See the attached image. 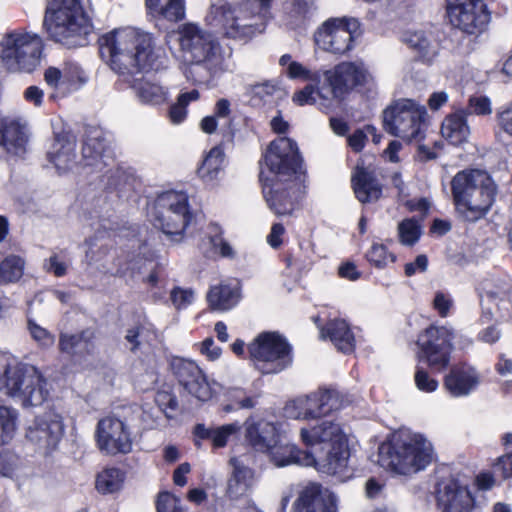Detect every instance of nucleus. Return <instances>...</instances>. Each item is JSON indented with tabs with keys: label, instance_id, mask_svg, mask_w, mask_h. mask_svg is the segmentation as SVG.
Masks as SVG:
<instances>
[{
	"label": "nucleus",
	"instance_id": "nucleus-57",
	"mask_svg": "<svg viewBox=\"0 0 512 512\" xmlns=\"http://www.w3.org/2000/svg\"><path fill=\"white\" fill-rule=\"evenodd\" d=\"M172 304L177 310L186 309L194 302V291L189 288L175 287L170 293Z\"/></svg>",
	"mask_w": 512,
	"mask_h": 512
},
{
	"label": "nucleus",
	"instance_id": "nucleus-53",
	"mask_svg": "<svg viewBox=\"0 0 512 512\" xmlns=\"http://www.w3.org/2000/svg\"><path fill=\"white\" fill-rule=\"evenodd\" d=\"M70 261L63 253H53L44 262V269L56 277H63L67 274Z\"/></svg>",
	"mask_w": 512,
	"mask_h": 512
},
{
	"label": "nucleus",
	"instance_id": "nucleus-24",
	"mask_svg": "<svg viewBox=\"0 0 512 512\" xmlns=\"http://www.w3.org/2000/svg\"><path fill=\"white\" fill-rule=\"evenodd\" d=\"M297 512H336V497L317 483H310L295 502Z\"/></svg>",
	"mask_w": 512,
	"mask_h": 512
},
{
	"label": "nucleus",
	"instance_id": "nucleus-45",
	"mask_svg": "<svg viewBox=\"0 0 512 512\" xmlns=\"http://www.w3.org/2000/svg\"><path fill=\"white\" fill-rule=\"evenodd\" d=\"M278 90V86L272 81L249 85L246 88L250 102L254 106L266 103Z\"/></svg>",
	"mask_w": 512,
	"mask_h": 512
},
{
	"label": "nucleus",
	"instance_id": "nucleus-3",
	"mask_svg": "<svg viewBox=\"0 0 512 512\" xmlns=\"http://www.w3.org/2000/svg\"><path fill=\"white\" fill-rule=\"evenodd\" d=\"M271 9L272 0H219L209 6L204 21L224 38L246 41L265 30Z\"/></svg>",
	"mask_w": 512,
	"mask_h": 512
},
{
	"label": "nucleus",
	"instance_id": "nucleus-18",
	"mask_svg": "<svg viewBox=\"0 0 512 512\" xmlns=\"http://www.w3.org/2000/svg\"><path fill=\"white\" fill-rule=\"evenodd\" d=\"M324 75L335 98H341L356 86L366 85L373 80L372 74L360 61L341 62Z\"/></svg>",
	"mask_w": 512,
	"mask_h": 512
},
{
	"label": "nucleus",
	"instance_id": "nucleus-11",
	"mask_svg": "<svg viewBox=\"0 0 512 512\" xmlns=\"http://www.w3.org/2000/svg\"><path fill=\"white\" fill-rule=\"evenodd\" d=\"M248 352L253 365L262 374H276L292 362L291 347L280 334L263 332L249 345Z\"/></svg>",
	"mask_w": 512,
	"mask_h": 512
},
{
	"label": "nucleus",
	"instance_id": "nucleus-51",
	"mask_svg": "<svg viewBox=\"0 0 512 512\" xmlns=\"http://www.w3.org/2000/svg\"><path fill=\"white\" fill-rule=\"evenodd\" d=\"M414 384L415 387L422 393H434L439 387L437 379L432 377L429 372L421 367L417 366L414 373Z\"/></svg>",
	"mask_w": 512,
	"mask_h": 512
},
{
	"label": "nucleus",
	"instance_id": "nucleus-47",
	"mask_svg": "<svg viewBox=\"0 0 512 512\" xmlns=\"http://www.w3.org/2000/svg\"><path fill=\"white\" fill-rule=\"evenodd\" d=\"M421 234L419 221L414 218L404 219L398 224V237L402 245L413 246Z\"/></svg>",
	"mask_w": 512,
	"mask_h": 512
},
{
	"label": "nucleus",
	"instance_id": "nucleus-61",
	"mask_svg": "<svg viewBox=\"0 0 512 512\" xmlns=\"http://www.w3.org/2000/svg\"><path fill=\"white\" fill-rule=\"evenodd\" d=\"M28 329L32 338L41 346H51L54 343V336L45 328L38 325L36 322L29 320Z\"/></svg>",
	"mask_w": 512,
	"mask_h": 512
},
{
	"label": "nucleus",
	"instance_id": "nucleus-32",
	"mask_svg": "<svg viewBox=\"0 0 512 512\" xmlns=\"http://www.w3.org/2000/svg\"><path fill=\"white\" fill-rule=\"evenodd\" d=\"M246 425V438L258 450L264 451L278 440L277 429L271 422L265 420L254 421L248 419Z\"/></svg>",
	"mask_w": 512,
	"mask_h": 512
},
{
	"label": "nucleus",
	"instance_id": "nucleus-1",
	"mask_svg": "<svg viewBox=\"0 0 512 512\" xmlns=\"http://www.w3.org/2000/svg\"><path fill=\"white\" fill-rule=\"evenodd\" d=\"M264 165L273 178L262 169L263 194L269 208L279 216L289 215L296 208L304 182L303 160L296 143L280 137L270 143L264 155Z\"/></svg>",
	"mask_w": 512,
	"mask_h": 512
},
{
	"label": "nucleus",
	"instance_id": "nucleus-64",
	"mask_svg": "<svg viewBox=\"0 0 512 512\" xmlns=\"http://www.w3.org/2000/svg\"><path fill=\"white\" fill-rule=\"evenodd\" d=\"M187 107L176 100L169 108L168 116L171 123L181 124L187 117Z\"/></svg>",
	"mask_w": 512,
	"mask_h": 512
},
{
	"label": "nucleus",
	"instance_id": "nucleus-14",
	"mask_svg": "<svg viewBox=\"0 0 512 512\" xmlns=\"http://www.w3.org/2000/svg\"><path fill=\"white\" fill-rule=\"evenodd\" d=\"M64 434L63 419L54 410H49L35 417L26 429V440L36 451L49 454L54 451Z\"/></svg>",
	"mask_w": 512,
	"mask_h": 512
},
{
	"label": "nucleus",
	"instance_id": "nucleus-28",
	"mask_svg": "<svg viewBox=\"0 0 512 512\" xmlns=\"http://www.w3.org/2000/svg\"><path fill=\"white\" fill-rule=\"evenodd\" d=\"M230 464L232 473L227 481L226 495L236 500L250 492L254 483V472L241 458H231Z\"/></svg>",
	"mask_w": 512,
	"mask_h": 512
},
{
	"label": "nucleus",
	"instance_id": "nucleus-55",
	"mask_svg": "<svg viewBox=\"0 0 512 512\" xmlns=\"http://www.w3.org/2000/svg\"><path fill=\"white\" fill-rule=\"evenodd\" d=\"M318 84H307L303 89L296 91L292 96V101L298 106L313 105L316 103V97L320 94L317 88Z\"/></svg>",
	"mask_w": 512,
	"mask_h": 512
},
{
	"label": "nucleus",
	"instance_id": "nucleus-6",
	"mask_svg": "<svg viewBox=\"0 0 512 512\" xmlns=\"http://www.w3.org/2000/svg\"><path fill=\"white\" fill-rule=\"evenodd\" d=\"M434 459L432 442L424 434L408 429L395 432L389 443L379 447V464L401 475L423 471Z\"/></svg>",
	"mask_w": 512,
	"mask_h": 512
},
{
	"label": "nucleus",
	"instance_id": "nucleus-34",
	"mask_svg": "<svg viewBox=\"0 0 512 512\" xmlns=\"http://www.w3.org/2000/svg\"><path fill=\"white\" fill-rule=\"evenodd\" d=\"M321 337H329L335 347L343 352L350 353L355 348V337L345 320L335 319L321 329Z\"/></svg>",
	"mask_w": 512,
	"mask_h": 512
},
{
	"label": "nucleus",
	"instance_id": "nucleus-39",
	"mask_svg": "<svg viewBox=\"0 0 512 512\" xmlns=\"http://www.w3.org/2000/svg\"><path fill=\"white\" fill-rule=\"evenodd\" d=\"M279 65L284 68V73L289 79L302 80L319 84L321 73L318 70H311L302 63L292 59L291 55L284 54L279 59Z\"/></svg>",
	"mask_w": 512,
	"mask_h": 512
},
{
	"label": "nucleus",
	"instance_id": "nucleus-15",
	"mask_svg": "<svg viewBox=\"0 0 512 512\" xmlns=\"http://www.w3.org/2000/svg\"><path fill=\"white\" fill-rule=\"evenodd\" d=\"M446 10L451 24L468 34L482 32L490 22L483 0H446Z\"/></svg>",
	"mask_w": 512,
	"mask_h": 512
},
{
	"label": "nucleus",
	"instance_id": "nucleus-9",
	"mask_svg": "<svg viewBox=\"0 0 512 512\" xmlns=\"http://www.w3.org/2000/svg\"><path fill=\"white\" fill-rule=\"evenodd\" d=\"M0 57L11 71L32 72L41 60L43 41L35 33L14 30L2 39Z\"/></svg>",
	"mask_w": 512,
	"mask_h": 512
},
{
	"label": "nucleus",
	"instance_id": "nucleus-49",
	"mask_svg": "<svg viewBox=\"0 0 512 512\" xmlns=\"http://www.w3.org/2000/svg\"><path fill=\"white\" fill-rule=\"evenodd\" d=\"M63 71V83L67 85L68 90H77L88 80L87 74L78 64L68 63Z\"/></svg>",
	"mask_w": 512,
	"mask_h": 512
},
{
	"label": "nucleus",
	"instance_id": "nucleus-5",
	"mask_svg": "<svg viewBox=\"0 0 512 512\" xmlns=\"http://www.w3.org/2000/svg\"><path fill=\"white\" fill-rule=\"evenodd\" d=\"M50 385L35 366L19 361L10 353H0V392L22 408L43 405L50 396Z\"/></svg>",
	"mask_w": 512,
	"mask_h": 512
},
{
	"label": "nucleus",
	"instance_id": "nucleus-63",
	"mask_svg": "<svg viewBox=\"0 0 512 512\" xmlns=\"http://www.w3.org/2000/svg\"><path fill=\"white\" fill-rule=\"evenodd\" d=\"M453 307V299L450 294L438 291L433 299V308L441 317H447Z\"/></svg>",
	"mask_w": 512,
	"mask_h": 512
},
{
	"label": "nucleus",
	"instance_id": "nucleus-16",
	"mask_svg": "<svg viewBox=\"0 0 512 512\" xmlns=\"http://www.w3.org/2000/svg\"><path fill=\"white\" fill-rule=\"evenodd\" d=\"M454 331L446 326H430L418 338L421 355L428 365L441 371L449 364Z\"/></svg>",
	"mask_w": 512,
	"mask_h": 512
},
{
	"label": "nucleus",
	"instance_id": "nucleus-19",
	"mask_svg": "<svg viewBox=\"0 0 512 512\" xmlns=\"http://www.w3.org/2000/svg\"><path fill=\"white\" fill-rule=\"evenodd\" d=\"M436 505L440 512H472L475 501L465 485L456 480H448L438 484Z\"/></svg>",
	"mask_w": 512,
	"mask_h": 512
},
{
	"label": "nucleus",
	"instance_id": "nucleus-38",
	"mask_svg": "<svg viewBox=\"0 0 512 512\" xmlns=\"http://www.w3.org/2000/svg\"><path fill=\"white\" fill-rule=\"evenodd\" d=\"M146 7L153 15L177 22L185 17L184 0H146Z\"/></svg>",
	"mask_w": 512,
	"mask_h": 512
},
{
	"label": "nucleus",
	"instance_id": "nucleus-50",
	"mask_svg": "<svg viewBox=\"0 0 512 512\" xmlns=\"http://www.w3.org/2000/svg\"><path fill=\"white\" fill-rule=\"evenodd\" d=\"M88 341L81 335L63 334L60 337L59 346L61 351L68 354H77L88 351Z\"/></svg>",
	"mask_w": 512,
	"mask_h": 512
},
{
	"label": "nucleus",
	"instance_id": "nucleus-22",
	"mask_svg": "<svg viewBox=\"0 0 512 512\" xmlns=\"http://www.w3.org/2000/svg\"><path fill=\"white\" fill-rule=\"evenodd\" d=\"M480 383V373L467 364L452 367L444 378V388L455 398L469 396L476 391Z\"/></svg>",
	"mask_w": 512,
	"mask_h": 512
},
{
	"label": "nucleus",
	"instance_id": "nucleus-12",
	"mask_svg": "<svg viewBox=\"0 0 512 512\" xmlns=\"http://www.w3.org/2000/svg\"><path fill=\"white\" fill-rule=\"evenodd\" d=\"M169 366L184 392L197 402H208L220 393L221 385L209 379L194 360L173 356Z\"/></svg>",
	"mask_w": 512,
	"mask_h": 512
},
{
	"label": "nucleus",
	"instance_id": "nucleus-20",
	"mask_svg": "<svg viewBox=\"0 0 512 512\" xmlns=\"http://www.w3.org/2000/svg\"><path fill=\"white\" fill-rule=\"evenodd\" d=\"M26 123L19 118L6 116L0 124V145L9 159L20 158L26 153Z\"/></svg>",
	"mask_w": 512,
	"mask_h": 512
},
{
	"label": "nucleus",
	"instance_id": "nucleus-17",
	"mask_svg": "<svg viewBox=\"0 0 512 512\" xmlns=\"http://www.w3.org/2000/svg\"><path fill=\"white\" fill-rule=\"evenodd\" d=\"M96 443L107 455L127 454L132 451V434L128 424L117 417L101 419L96 428Z\"/></svg>",
	"mask_w": 512,
	"mask_h": 512
},
{
	"label": "nucleus",
	"instance_id": "nucleus-23",
	"mask_svg": "<svg viewBox=\"0 0 512 512\" xmlns=\"http://www.w3.org/2000/svg\"><path fill=\"white\" fill-rule=\"evenodd\" d=\"M326 452L324 454L314 456L313 462L309 466H314L322 473L328 475H338L342 478H346V472H348V462L350 457V451L348 448V440L340 443H335L329 447L324 448Z\"/></svg>",
	"mask_w": 512,
	"mask_h": 512
},
{
	"label": "nucleus",
	"instance_id": "nucleus-25",
	"mask_svg": "<svg viewBox=\"0 0 512 512\" xmlns=\"http://www.w3.org/2000/svg\"><path fill=\"white\" fill-rule=\"evenodd\" d=\"M75 149L76 139L73 135L58 133L47 152L48 160L60 174L71 171L78 165Z\"/></svg>",
	"mask_w": 512,
	"mask_h": 512
},
{
	"label": "nucleus",
	"instance_id": "nucleus-62",
	"mask_svg": "<svg viewBox=\"0 0 512 512\" xmlns=\"http://www.w3.org/2000/svg\"><path fill=\"white\" fill-rule=\"evenodd\" d=\"M180 500L169 492H162L157 499V512H182Z\"/></svg>",
	"mask_w": 512,
	"mask_h": 512
},
{
	"label": "nucleus",
	"instance_id": "nucleus-52",
	"mask_svg": "<svg viewBox=\"0 0 512 512\" xmlns=\"http://www.w3.org/2000/svg\"><path fill=\"white\" fill-rule=\"evenodd\" d=\"M241 429L238 422L225 424L216 428H213L211 442L215 448L224 447L231 436L237 434Z\"/></svg>",
	"mask_w": 512,
	"mask_h": 512
},
{
	"label": "nucleus",
	"instance_id": "nucleus-26",
	"mask_svg": "<svg viewBox=\"0 0 512 512\" xmlns=\"http://www.w3.org/2000/svg\"><path fill=\"white\" fill-rule=\"evenodd\" d=\"M111 160L108 142L102 131H90L83 143L82 161L80 164L83 167H92L96 171H101L109 165Z\"/></svg>",
	"mask_w": 512,
	"mask_h": 512
},
{
	"label": "nucleus",
	"instance_id": "nucleus-37",
	"mask_svg": "<svg viewBox=\"0 0 512 512\" xmlns=\"http://www.w3.org/2000/svg\"><path fill=\"white\" fill-rule=\"evenodd\" d=\"M139 100L148 105L158 106L167 102L169 90L153 79H142L135 85Z\"/></svg>",
	"mask_w": 512,
	"mask_h": 512
},
{
	"label": "nucleus",
	"instance_id": "nucleus-42",
	"mask_svg": "<svg viewBox=\"0 0 512 512\" xmlns=\"http://www.w3.org/2000/svg\"><path fill=\"white\" fill-rule=\"evenodd\" d=\"M124 482V474L116 468H107L101 471L96 478V489L102 494L119 491Z\"/></svg>",
	"mask_w": 512,
	"mask_h": 512
},
{
	"label": "nucleus",
	"instance_id": "nucleus-59",
	"mask_svg": "<svg viewBox=\"0 0 512 512\" xmlns=\"http://www.w3.org/2000/svg\"><path fill=\"white\" fill-rule=\"evenodd\" d=\"M496 122L500 131L512 137V101L497 110Z\"/></svg>",
	"mask_w": 512,
	"mask_h": 512
},
{
	"label": "nucleus",
	"instance_id": "nucleus-46",
	"mask_svg": "<svg viewBox=\"0 0 512 512\" xmlns=\"http://www.w3.org/2000/svg\"><path fill=\"white\" fill-rule=\"evenodd\" d=\"M24 262L20 257L9 256L0 263V283L19 280L23 274Z\"/></svg>",
	"mask_w": 512,
	"mask_h": 512
},
{
	"label": "nucleus",
	"instance_id": "nucleus-41",
	"mask_svg": "<svg viewBox=\"0 0 512 512\" xmlns=\"http://www.w3.org/2000/svg\"><path fill=\"white\" fill-rule=\"evenodd\" d=\"M225 155L222 148L213 147L206 157L202 165L198 169L199 176L206 182H211L218 178L224 167Z\"/></svg>",
	"mask_w": 512,
	"mask_h": 512
},
{
	"label": "nucleus",
	"instance_id": "nucleus-48",
	"mask_svg": "<svg viewBox=\"0 0 512 512\" xmlns=\"http://www.w3.org/2000/svg\"><path fill=\"white\" fill-rule=\"evenodd\" d=\"M366 258L370 264L380 269L394 263L396 260V256L381 243H373L366 252Z\"/></svg>",
	"mask_w": 512,
	"mask_h": 512
},
{
	"label": "nucleus",
	"instance_id": "nucleus-4",
	"mask_svg": "<svg viewBox=\"0 0 512 512\" xmlns=\"http://www.w3.org/2000/svg\"><path fill=\"white\" fill-rule=\"evenodd\" d=\"M179 45L190 64L184 72L187 80L204 83L226 70L220 43L198 24L186 23L179 28Z\"/></svg>",
	"mask_w": 512,
	"mask_h": 512
},
{
	"label": "nucleus",
	"instance_id": "nucleus-40",
	"mask_svg": "<svg viewBox=\"0 0 512 512\" xmlns=\"http://www.w3.org/2000/svg\"><path fill=\"white\" fill-rule=\"evenodd\" d=\"M189 209L188 196L180 191H166L160 194L155 202V213L164 212L168 217L169 212L186 211Z\"/></svg>",
	"mask_w": 512,
	"mask_h": 512
},
{
	"label": "nucleus",
	"instance_id": "nucleus-10",
	"mask_svg": "<svg viewBox=\"0 0 512 512\" xmlns=\"http://www.w3.org/2000/svg\"><path fill=\"white\" fill-rule=\"evenodd\" d=\"M426 108L411 99H400L383 112V126L389 134L406 141L423 137Z\"/></svg>",
	"mask_w": 512,
	"mask_h": 512
},
{
	"label": "nucleus",
	"instance_id": "nucleus-21",
	"mask_svg": "<svg viewBox=\"0 0 512 512\" xmlns=\"http://www.w3.org/2000/svg\"><path fill=\"white\" fill-rule=\"evenodd\" d=\"M299 435L306 447L322 445L326 448L347 440L341 425L334 420H322L315 425L302 427Z\"/></svg>",
	"mask_w": 512,
	"mask_h": 512
},
{
	"label": "nucleus",
	"instance_id": "nucleus-13",
	"mask_svg": "<svg viewBox=\"0 0 512 512\" xmlns=\"http://www.w3.org/2000/svg\"><path fill=\"white\" fill-rule=\"evenodd\" d=\"M359 22L355 18H331L315 32L316 46L335 55H344L354 48L355 33Z\"/></svg>",
	"mask_w": 512,
	"mask_h": 512
},
{
	"label": "nucleus",
	"instance_id": "nucleus-54",
	"mask_svg": "<svg viewBox=\"0 0 512 512\" xmlns=\"http://www.w3.org/2000/svg\"><path fill=\"white\" fill-rule=\"evenodd\" d=\"M303 395L288 401L284 407L286 417L295 420H310Z\"/></svg>",
	"mask_w": 512,
	"mask_h": 512
},
{
	"label": "nucleus",
	"instance_id": "nucleus-43",
	"mask_svg": "<svg viewBox=\"0 0 512 512\" xmlns=\"http://www.w3.org/2000/svg\"><path fill=\"white\" fill-rule=\"evenodd\" d=\"M207 237L214 253L229 259H233L236 256L232 245L223 238L222 228L218 224L211 223L208 226Z\"/></svg>",
	"mask_w": 512,
	"mask_h": 512
},
{
	"label": "nucleus",
	"instance_id": "nucleus-60",
	"mask_svg": "<svg viewBox=\"0 0 512 512\" xmlns=\"http://www.w3.org/2000/svg\"><path fill=\"white\" fill-rule=\"evenodd\" d=\"M468 112L480 116L490 115L492 113L491 101L487 96H472L468 100Z\"/></svg>",
	"mask_w": 512,
	"mask_h": 512
},
{
	"label": "nucleus",
	"instance_id": "nucleus-2",
	"mask_svg": "<svg viewBox=\"0 0 512 512\" xmlns=\"http://www.w3.org/2000/svg\"><path fill=\"white\" fill-rule=\"evenodd\" d=\"M102 58L119 75L158 70L164 64L165 53L156 47L151 33L135 27L116 28L99 39Z\"/></svg>",
	"mask_w": 512,
	"mask_h": 512
},
{
	"label": "nucleus",
	"instance_id": "nucleus-56",
	"mask_svg": "<svg viewBox=\"0 0 512 512\" xmlns=\"http://www.w3.org/2000/svg\"><path fill=\"white\" fill-rule=\"evenodd\" d=\"M229 399L234 403V405L230 404L225 406L224 410L229 412L234 408H244L249 409L254 407V399L250 396H247L246 393L240 388H233L228 391Z\"/></svg>",
	"mask_w": 512,
	"mask_h": 512
},
{
	"label": "nucleus",
	"instance_id": "nucleus-44",
	"mask_svg": "<svg viewBox=\"0 0 512 512\" xmlns=\"http://www.w3.org/2000/svg\"><path fill=\"white\" fill-rule=\"evenodd\" d=\"M18 412L16 409L0 405V445L9 443L17 428Z\"/></svg>",
	"mask_w": 512,
	"mask_h": 512
},
{
	"label": "nucleus",
	"instance_id": "nucleus-7",
	"mask_svg": "<svg viewBox=\"0 0 512 512\" xmlns=\"http://www.w3.org/2000/svg\"><path fill=\"white\" fill-rule=\"evenodd\" d=\"M451 191L459 216L468 222L484 218L493 206L498 192L493 178L485 171H459L451 181Z\"/></svg>",
	"mask_w": 512,
	"mask_h": 512
},
{
	"label": "nucleus",
	"instance_id": "nucleus-8",
	"mask_svg": "<svg viewBox=\"0 0 512 512\" xmlns=\"http://www.w3.org/2000/svg\"><path fill=\"white\" fill-rule=\"evenodd\" d=\"M44 26L50 37L67 47L84 46L92 25L78 0H52Z\"/></svg>",
	"mask_w": 512,
	"mask_h": 512
},
{
	"label": "nucleus",
	"instance_id": "nucleus-33",
	"mask_svg": "<svg viewBox=\"0 0 512 512\" xmlns=\"http://www.w3.org/2000/svg\"><path fill=\"white\" fill-rule=\"evenodd\" d=\"M442 136L453 145L466 142L470 135L465 110H458L447 115L441 125Z\"/></svg>",
	"mask_w": 512,
	"mask_h": 512
},
{
	"label": "nucleus",
	"instance_id": "nucleus-30",
	"mask_svg": "<svg viewBox=\"0 0 512 512\" xmlns=\"http://www.w3.org/2000/svg\"><path fill=\"white\" fill-rule=\"evenodd\" d=\"M351 182L355 196L361 203L374 202L381 197L382 186L372 172L358 166Z\"/></svg>",
	"mask_w": 512,
	"mask_h": 512
},
{
	"label": "nucleus",
	"instance_id": "nucleus-58",
	"mask_svg": "<svg viewBox=\"0 0 512 512\" xmlns=\"http://www.w3.org/2000/svg\"><path fill=\"white\" fill-rule=\"evenodd\" d=\"M19 466L20 458L16 454L10 451L0 452V476L12 477Z\"/></svg>",
	"mask_w": 512,
	"mask_h": 512
},
{
	"label": "nucleus",
	"instance_id": "nucleus-36",
	"mask_svg": "<svg viewBox=\"0 0 512 512\" xmlns=\"http://www.w3.org/2000/svg\"><path fill=\"white\" fill-rule=\"evenodd\" d=\"M239 297L238 283H222L210 289L207 300L213 310L227 311L238 303Z\"/></svg>",
	"mask_w": 512,
	"mask_h": 512
},
{
	"label": "nucleus",
	"instance_id": "nucleus-35",
	"mask_svg": "<svg viewBox=\"0 0 512 512\" xmlns=\"http://www.w3.org/2000/svg\"><path fill=\"white\" fill-rule=\"evenodd\" d=\"M190 210L169 212V216H164V212L155 213V226L161 228L164 234L171 237V240L178 242L183 237V232L190 223Z\"/></svg>",
	"mask_w": 512,
	"mask_h": 512
},
{
	"label": "nucleus",
	"instance_id": "nucleus-31",
	"mask_svg": "<svg viewBox=\"0 0 512 512\" xmlns=\"http://www.w3.org/2000/svg\"><path fill=\"white\" fill-rule=\"evenodd\" d=\"M402 40L423 62L430 63L437 55V43L430 33L409 30L403 34Z\"/></svg>",
	"mask_w": 512,
	"mask_h": 512
},
{
	"label": "nucleus",
	"instance_id": "nucleus-29",
	"mask_svg": "<svg viewBox=\"0 0 512 512\" xmlns=\"http://www.w3.org/2000/svg\"><path fill=\"white\" fill-rule=\"evenodd\" d=\"M264 451L269 453L271 461L277 467H284L291 464L309 466L314 461L311 453L300 450L294 444L279 443L278 440Z\"/></svg>",
	"mask_w": 512,
	"mask_h": 512
},
{
	"label": "nucleus",
	"instance_id": "nucleus-27",
	"mask_svg": "<svg viewBox=\"0 0 512 512\" xmlns=\"http://www.w3.org/2000/svg\"><path fill=\"white\" fill-rule=\"evenodd\" d=\"M303 396L310 419L326 416L342 406L340 394L335 389L319 388Z\"/></svg>",
	"mask_w": 512,
	"mask_h": 512
}]
</instances>
